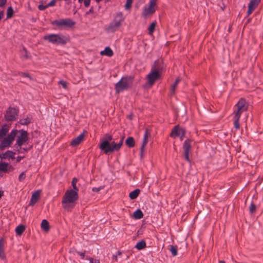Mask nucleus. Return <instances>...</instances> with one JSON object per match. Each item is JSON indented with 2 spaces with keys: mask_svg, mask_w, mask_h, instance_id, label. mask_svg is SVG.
I'll return each mask as SVG.
<instances>
[{
  "mask_svg": "<svg viewBox=\"0 0 263 263\" xmlns=\"http://www.w3.org/2000/svg\"><path fill=\"white\" fill-rule=\"evenodd\" d=\"M15 138H16V141L14 146L18 153L22 152V146L28 140L27 132L23 130H12L11 133L1 141L0 143V148L3 150L10 147Z\"/></svg>",
  "mask_w": 263,
  "mask_h": 263,
  "instance_id": "1",
  "label": "nucleus"
},
{
  "mask_svg": "<svg viewBox=\"0 0 263 263\" xmlns=\"http://www.w3.org/2000/svg\"><path fill=\"white\" fill-rule=\"evenodd\" d=\"M113 139L112 136L106 135L101 140L99 148L104 154L112 153L115 151H118L120 149L123 144L124 137L122 136L118 143H116Z\"/></svg>",
  "mask_w": 263,
  "mask_h": 263,
  "instance_id": "2",
  "label": "nucleus"
},
{
  "mask_svg": "<svg viewBox=\"0 0 263 263\" xmlns=\"http://www.w3.org/2000/svg\"><path fill=\"white\" fill-rule=\"evenodd\" d=\"M43 39L49 43L55 45H65L69 42V36L62 33L48 34L43 37Z\"/></svg>",
  "mask_w": 263,
  "mask_h": 263,
  "instance_id": "3",
  "label": "nucleus"
},
{
  "mask_svg": "<svg viewBox=\"0 0 263 263\" xmlns=\"http://www.w3.org/2000/svg\"><path fill=\"white\" fill-rule=\"evenodd\" d=\"M78 199V192L71 189L67 190L63 197L62 201L63 207L65 209H69L71 207V204L75 202Z\"/></svg>",
  "mask_w": 263,
  "mask_h": 263,
  "instance_id": "4",
  "label": "nucleus"
},
{
  "mask_svg": "<svg viewBox=\"0 0 263 263\" xmlns=\"http://www.w3.org/2000/svg\"><path fill=\"white\" fill-rule=\"evenodd\" d=\"M133 79V77L131 76L122 77L115 85L116 93H119L124 90H127L132 85Z\"/></svg>",
  "mask_w": 263,
  "mask_h": 263,
  "instance_id": "5",
  "label": "nucleus"
},
{
  "mask_svg": "<svg viewBox=\"0 0 263 263\" xmlns=\"http://www.w3.org/2000/svg\"><path fill=\"white\" fill-rule=\"evenodd\" d=\"M124 21V17L121 13H118L114 17V20L106 28L108 32H114L117 30L121 26V23Z\"/></svg>",
  "mask_w": 263,
  "mask_h": 263,
  "instance_id": "6",
  "label": "nucleus"
},
{
  "mask_svg": "<svg viewBox=\"0 0 263 263\" xmlns=\"http://www.w3.org/2000/svg\"><path fill=\"white\" fill-rule=\"evenodd\" d=\"M52 25L56 26L60 29H68L72 27L75 23L70 18L60 19L51 22Z\"/></svg>",
  "mask_w": 263,
  "mask_h": 263,
  "instance_id": "7",
  "label": "nucleus"
},
{
  "mask_svg": "<svg viewBox=\"0 0 263 263\" xmlns=\"http://www.w3.org/2000/svg\"><path fill=\"white\" fill-rule=\"evenodd\" d=\"M248 105L246 101L241 98L235 105L233 114L234 116L237 115L238 117H240L242 113L248 109Z\"/></svg>",
  "mask_w": 263,
  "mask_h": 263,
  "instance_id": "8",
  "label": "nucleus"
},
{
  "mask_svg": "<svg viewBox=\"0 0 263 263\" xmlns=\"http://www.w3.org/2000/svg\"><path fill=\"white\" fill-rule=\"evenodd\" d=\"M157 0H149L148 5L145 6L143 11V15L147 16V15L152 14L155 11V7Z\"/></svg>",
  "mask_w": 263,
  "mask_h": 263,
  "instance_id": "9",
  "label": "nucleus"
},
{
  "mask_svg": "<svg viewBox=\"0 0 263 263\" xmlns=\"http://www.w3.org/2000/svg\"><path fill=\"white\" fill-rule=\"evenodd\" d=\"M18 109L15 107H9L5 114L6 120L11 121L16 119L18 115Z\"/></svg>",
  "mask_w": 263,
  "mask_h": 263,
  "instance_id": "10",
  "label": "nucleus"
},
{
  "mask_svg": "<svg viewBox=\"0 0 263 263\" xmlns=\"http://www.w3.org/2000/svg\"><path fill=\"white\" fill-rule=\"evenodd\" d=\"M160 77V73L151 70L150 73L146 76L148 85L149 86H152L155 83V81L159 79Z\"/></svg>",
  "mask_w": 263,
  "mask_h": 263,
  "instance_id": "11",
  "label": "nucleus"
},
{
  "mask_svg": "<svg viewBox=\"0 0 263 263\" xmlns=\"http://www.w3.org/2000/svg\"><path fill=\"white\" fill-rule=\"evenodd\" d=\"M191 142L192 141L191 140L187 139L184 142L183 145L184 157L188 162H190L189 153L191 148Z\"/></svg>",
  "mask_w": 263,
  "mask_h": 263,
  "instance_id": "12",
  "label": "nucleus"
},
{
  "mask_svg": "<svg viewBox=\"0 0 263 263\" xmlns=\"http://www.w3.org/2000/svg\"><path fill=\"white\" fill-rule=\"evenodd\" d=\"M185 135V130L184 129L180 128L178 125L174 127L170 134L171 137L176 138L180 136Z\"/></svg>",
  "mask_w": 263,
  "mask_h": 263,
  "instance_id": "13",
  "label": "nucleus"
},
{
  "mask_svg": "<svg viewBox=\"0 0 263 263\" xmlns=\"http://www.w3.org/2000/svg\"><path fill=\"white\" fill-rule=\"evenodd\" d=\"M149 137H150V133L148 129H146L145 130V134L144 135L142 144V145L141 147V149H140V154H141V157H143L144 151V148L147 144L148 139Z\"/></svg>",
  "mask_w": 263,
  "mask_h": 263,
  "instance_id": "14",
  "label": "nucleus"
},
{
  "mask_svg": "<svg viewBox=\"0 0 263 263\" xmlns=\"http://www.w3.org/2000/svg\"><path fill=\"white\" fill-rule=\"evenodd\" d=\"M260 0H251L248 5V15H250L257 7Z\"/></svg>",
  "mask_w": 263,
  "mask_h": 263,
  "instance_id": "15",
  "label": "nucleus"
},
{
  "mask_svg": "<svg viewBox=\"0 0 263 263\" xmlns=\"http://www.w3.org/2000/svg\"><path fill=\"white\" fill-rule=\"evenodd\" d=\"M163 68L162 61L158 60L155 61L151 70L161 73Z\"/></svg>",
  "mask_w": 263,
  "mask_h": 263,
  "instance_id": "16",
  "label": "nucleus"
},
{
  "mask_svg": "<svg viewBox=\"0 0 263 263\" xmlns=\"http://www.w3.org/2000/svg\"><path fill=\"white\" fill-rule=\"evenodd\" d=\"M84 134L82 133L72 140V141L71 142V145L72 146H76L78 145L84 140Z\"/></svg>",
  "mask_w": 263,
  "mask_h": 263,
  "instance_id": "17",
  "label": "nucleus"
},
{
  "mask_svg": "<svg viewBox=\"0 0 263 263\" xmlns=\"http://www.w3.org/2000/svg\"><path fill=\"white\" fill-rule=\"evenodd\" d=\"M40 198V192L37 191L33 193L31 196L29 205H34L39 200Z\"/></svg>",
  "mask_w": 263,
  "mask_h": 263,
  "instance_id": "18",
  "label": "nucleus"
},
{
  "mask_svg": "<svg viewBox=\"0 0 263 263\" xmlns=\"http://www.w3.org/2000/svg\"><path fill=\"white\" fill-rule=\"evenodd\" d=\"M4 246H5V241L3 239L0 240V258L2 259H4L5 258V255L4 253Z\"/></svg>",
  "mask_w": 263,
  "mask_h": 263,
  "instance_id": "19",
  "label": "nucleus"
},
{
  "mask_svg": "<svg viewBox=\"0 0 263 263\" xmlns=\"http://www.w3.org/2000/svg\"><path fill=\"white\" fill-rule=\"evenodd\" d=\"M100 54L101 55H105L110 57L113 55V51L109 47H107L104 50L101 51Z\"/></svg>",
  "mask_w": 263,
  "mask_h": 263,
  "instance_id": "20",
  "label": "nucleus"
},
{
  "mask_svg": "<svg viewBox=\"0 0 263 263\" xmlns=\"http://www.w3.org/2000/svg\"><path fill=\"white\" fill-rule=\"evenodd\" d=\"M125 144L129 147H133L135 145V141L133 137H129L125 140Z\"/></svg>",
  "mask_w": 263,
  "mask_h": 263,
  "instance_id": "21",
  "label": "nucleus"
},
{
  "mask_svg": "<svg viewBox=\"0 0 263 263\" xmlns=\"http://www.w3.org/2000/svg\"><path fill=\"white\" fill-rule=\"evenodd\" d=\"M42 229L46 232H47L49 230V222L47 220L44 219L41 222Z\"/></svg>",
  "mask_w": 263,
  "mask_h": 263,
  "instance_id": "22",
  "label": "nucleus"
},
{
  "mask_svg": "<svg viewBox=\"0 0 263 263\" xmlns=\"http://www.w3.org/2000/svg\"><path fill=\"white\" fill-rule=\"evenodd\" d=\"M140 190L136 189L129 193V197L132 199H136L140 193Z\"/></svg>",
  "mask_w": 263,
  "mask_h": 263,
  "instance_id": "23",
  "label": "nucleus"
},
{
  "mask_svg": "<svg viewBox=\"0 0 263 263\" xmlns=\"http://www.w3.org/2000/svg\"><path fill=\"white\" fill-rule=\"evenodd\" d=\"M143 216L142 212L139 210H137L133 214V217L136 219H140Z\"/></svg>",
  "mask_w": 263,
  "mask_h": 263,
  "instance_id": "24",
  "label": "nucleus"
},
{
  "mask_svg": "<svg viewBox=\"0 0 263 263\" xmlns=\"http://www.w3.org/2000/svg\"><path fill=\"white\" fill-rule=\"evenodd\" d=\"M180 81V78H178L176 80L175 83L173 85H172V86L171 87V95H174L175 93L176 88Z\"/></svg>",
  "mask_w": 263,
  "mask_h": 263,
  "instance_id": "25",
  "label": "nucleus"
},
{
  "mask_svg": "<svg viewBox=\"0 0 263 263\" xmlns=\"http://www.w3.org/2000/svg\"><path fill=\"white\" fill-rule=\"evenodd\" d=\"M146 247V242L144 240H141L137 243L135 248L139 250L144 249Z\"/></svg>",
  "mask_w": 263,
  "mask_h": 263,
  "instance_id": "26",
  "label": "nucleus"
},
{
  "mask_svg": "<svg viewBox=\"0 0 263 263\" xmlns=\"http://www.w3.org/2000/svg\"><path fill=\"white\" fill-rule=\"evenodd\" d=\"M240 117H238L237 115L234 116L233 117V121H234V125L235 128L237 129L239 128V119Z\"/></svg>",
  "mask_w": 263,
  "mask_h": 263,
  "instance_id": "27",
  "label": "nucleus"
},
{
  "mask_svg": "<svg viewBox=\"0 0 263 263\" xmlns=\"http://www.w3.org/2000/svg\"><path fill=\"white\" fill-rule=\"evenodd\" d=\"M25 227L23 225H19L15 229V232L18 235H21L23 232L25 231Z\"/></svg>",
  "mask_w": 263,
  "mask_h": 263,
  "instance_id": "28",
  "label": "nucleus"
},
{
  "mask_svg": "<svg viewBox=\"0 0 263 263\" xmlns=\"http://www.w3.org/2000/svg\"><path fill=\"white\" fill-rule=\"evenodd\" d=\"M169 247V250L171 252L172 255L174 256H176L177 255V247L172 245H170Z\"/></svg>",
  "mask_w": 263,
  "mask_h": 263,
  "instance_id": "29",
  "label": "nucleus"
},
{
  "mask_svg": "<svg viewBox=\"0 0 263 263\" xmlns=\"http://www.w3.org/2000/svg\"><path fill=\"white\" fill-rule=\"evenodd\" d=\"M9 165L7 163L2 162L0 163V172H7Z\"/></svg>",
  "mask_w": 263,
  "mask_h": 263,
  "instance_id": "30",
  "label": "nucleus"
},
{
  "mask_svg": "<svg viewBox=\"0 0 263 263\" xmlns=\"http://www.w3.org/2000/svg\"><path fill=\"white\" fill-rule=\"evenodd\" d=\"M156 26V22H153L149 27H148V32L149 34H152L155 30V27Z\"/></svg>",
  "mask_w": 263,
  "mask_h": 263,
  "instance_id": "31",
  "label": "nucleus"
},
{
  "mask_svg": "<svg viewBox=\"0 0 263 263\" xmlns=\"http://www.w3.org/2000/svg\"><path fill=\"white\" fill-rule=\"evenodd\" d=\"M77 182H78V179L76 178H73L72 180L71 184H72V187L73 188V190L74 191L78 192L79 189H78V187L76 185Z\"/></svg>",
  "mask_w": 263,
  "mask_h": 263,
  "instance_id": "32",
  "label": "nucleus"
},
{
  "mask_svg": "<svg viewBox=\"0 0 263 263\" xmlns=\"http://www.w3.org/2000/svg\"><path fill=\"white\" fill-rule=\"evenodd\" d=\"M15 153L12 151H7L4 154V157L5 158H13Z\"/></svg>",
  "mask_w": 263,
  "mask_h": 263,
  "instance_id": "33",
  "label": "nucleus"
},
{
  "mask_svg": "<svg viewBox=\"0 0 263 263\" xmlns=\"http://www.w3.org/2000/svg\"><path fill=\"white\" fill-rule=\"evenodd\" d=\"M13 14V10L11 7H10L8 8L7 11V18H11Z\"/></svg>",
  "mask_w": 263,
  "mask_h": 263,
  "instance_id": "34",
  "label": "nucleus"
},
{
  "mask_svg": "<svg viewBox=\"0 0 263 263\" xmlns=\"http://www.w3.org/2000/svg\"><path fill=\"white\" fill-rule=\"evenodd\" d=\"M86 260H89V263H100V261L98 259H93L92 258L86 256Z\"/></svg>",
  "mask_w": 263,
  "mask_h": 263,
  "instance_id": "35",
  "label": "nucleus"
},
{
  "mask_svg": "<svg viewBox=\"0 0 263 263\" xmlns=\"http://www.w3.org/2000/svg\"><path fill=\"white\" fill-rule=\"evenodd\" d=\"M133 0H126V4L125 5V8L126 9H129L132 7V4Z\"/></svg>",
  "mask_w": 263,
  "mask_h": 263,
  "instance_id": "36",
  "label": "nucleus"
},
{
  "mask_svg": "<svg viewBox=\"0 0 263 263\" xmlns=\"http://www.w3.org/2000/svg\"><path fill=\"white\" fill-rule=\"evenodd\" d=\"M256 207L253 203H251L249 207V211L250 213H253L256 211Z\"/></svg>",
  "mask_w": 263,
  "mask_h": 263,
  "instance_id": "37",
  "label": "nucleus"
},
{
  "mask_svg": "<svg viewBox=\"0 0 263 263\" xmlns=\"http://www.w3.org/2000/svg\"><path fill=\"white\" fill-rule=\"evenodd\" d=\"M26 178L25 172H22L18 176V180L20 181H23Z\"/></svg>",
  "mask_w": 263,
  "mask_h": 263,
  "instance_id": "38",
  "label": "nucleus"
},
{
  "mask_svg": "<svg viewBox=\"0 0 263 263\" xmlns=\"http://www.w3.org/2000/svg\"><path fill=\"white\" fill-rule=\"evenodd\" d=\"M59 83L62 86L63 88L66 89L67 88V82L63 81L61 80L59 81Z\"/></svg>",
  "mask_w": 263,
  "mask_h": 263,
  "instance_id": "39",
  "label": "nucleus"
},
{
  "mask_svg": "<svg viewBox=\"0 0 263 263\" xmlns=\"http://www.w3.org/2000/svg\"><path fill=\"white\" fill-rule=\"evenodd\" d=\"M47 8H48V7H47V5H40L38 6V8L40 10H44L46 9Z\"/></svg>",
  "mask_w": 263,
  "mask_h": 263,
  "instance_id": "40",
  "label": "nucleus"
},
{
  "mask_svg": "<svg viewBox=\"0 0 263 263\" xmlns=\"http://www.w3.org/2000/svg\"><path fill=\"white\" fill-rule=\"evenodd\" d=\"M20 76H21L23 77L24 78H28L29 79H31V77L29 75L28 73H24V72H21L20 73Z\"/></svg>",
  "mask_w": 263,
  "mask_h": 263,
  "instance_id": "41",
  "label": "nucleus"
},
{
  "mask_svg": "<svg viewBox=\"0 0 263 263\" xmlns=\"http://www.w3.org/2000/svg\"><path fill=\"white\" fill-rule=\"evenodd\" d=\"M56 3V0H52L50 3H49L47 5V7H52L55 5Z\"/></svg>",
  "mask_w": 263,
  "mask_h": 263,
  "instance_id": "42",
  "label": "nucleus"
},
{
  "mask_svg": "<svg viewBox=\"0 0 263 263\" xmlns=\"http://www.w3.org/2000/svg\"><path fill=\"white\" fill-rule=\"evenodd\" d=\"M77 253L81 256L82 259H86V256H85L84 253L78 252Z\"/></svg>",
  "mask_w": 263,
  "mask_h": 263,
  "instance_id": "43",
  "label": "nucleus"
},
{
  "mask_svg": "<svg viewBox=\"0 0 263 263\" xmlns=\"http://www.w3.org/2000/svg\"><path fill=\"white\" fill-rule=\"evenodd\" d=\"M90 0H84V4L85 7H88L90 5Z\"/></svg>",
  "mask_w": 263,
  "mask_h": 263,
  "instance_id": "44",
  "label": "nucleus"
},
{
  "mask_svg": "<svg viewBox=\"0 0 263 263\" xmlns=\"http://www.w3.org/2000/svg\"><path fill=\"white\" fill-rule=\"evenodd\" d=\"M102 189V187H93L92 188V191L93 192H99L101 189Z\"/></svg>",
  "mask_w": 263,
  "mask_h": 263,
  "instance_id": "45",
  "label": "nucleus"
},
{
  "mask_svg": "<svg viewBox=\"0 0 263 263\" xmlns=\"http://www.w3.org/2000/svg\"><path fill=\"white\" fill-rule=\"evenodd\" d=\"M6 2L7 0H0V7H3L5 5Z\"/></svg>",
  "mask_w": 263,
  "mask_h": 263,
  "instance_id": "46",
  "label": "nucleus"
},
{
  "mask_svg": "<svg viewBox=\"0 0 263 263\" xmlns=\"http://www.w3.org/2000/svg\"><path fill=\"white\" fill-rule=\"evenodd\" d=\"M29 149H30V148H23V147H22V152H21L20 153H23V152H27V151H29Z\"/></svg>",
  "mask_w": 263,
  "mask_h": 263,
  "instance_id": "47",
  "label": "nucleus"
},
{
  "mask_svg": "<svg viewBox=\"0 0 263 263\" xmlns=\"http://www.w3.org/2000/svg\"><path fill=\"white\" fill-rule=\"evenodd\" d=\"M4 16V12L3 11L0 12V20H2Z\"/></svg>",
  "mask_w": 263,
  "mask_h": 263,
  "instance_id": "48",
  "label": "nucleus"
},
{
  "mask_svg": "<svg viewBox=\"0 0 263 263\" xmlns=\"http://www.w3.org/2000/svg\"><path fill=\"white\" fill-rule=\"evenodd\" d=\"M23 51H24L25 52V55L24 56L26 58H28V55H27V51L26 50L25 48H24L23 49Z\"/></svg>",
  "mask_w": 263,
  "mask_h": 263,
  "instance_id": "49",
  "label": "nucleus"
},
{
  "mask_svg": "<svg viewBox=\"0 0 263 263\" xmlns=\"http://www.w3.org/2000/svg\"><path fill=\"white\" fill-rule=\"evenodd\" d=\"M30 122V121H24V122H22V124H27L28 123Z\"/></svg>",
  "mask_w": 263,
  "mask_h": 263,
  "instance_id": "50",
  "label": "nucleus"
},
{
  "mask_svg": "<svg viewBox=\"0 0 263 263\" xmlns=\"http://www.w3.org/2000/svg\"><path fill=\"white\" fill-rule=\"evenodd\" d=\"M184 136V135H183L182 136H180V140H182L183 137Z\"/></svg>",
  "mask_w": 263,
  "mask_h": 263,
  "instance_id": "51",
  "label": "nucleus"
},
{
  "mask_svg": "<svg viewBox=\"0 0 263 263\" xmlns=\"http://www.w3.org/2000/svg\"><path fill=\"white\" fill-rule=\"evenodd\" d=\"M2 196H3V192L0 191V198L2 197Z\"/></svg>",
  "mask_w": 263,
  "mask_h": 263,
  "instance_id": "52",
  "label": "nucleus"
},
{
  "mask_svg": "<svg viewBox=\"0 0 263 263\" xmlns=\"http://www.w3.org/2000/svg\"><path fill=\"white\" fill-rule=\"evenodd\" d=\"M114 259L116 261H117V257L116 256H114Z\"/></svg>",
  "mask_w": 263,
  "mask_h": 263,
  "instance_id": "53",
  "label": "nucleus"
},
{
  "mask_svg": "<svg viewBox=\"0 0 263 263\" xmlns=\"http://www.w3.org/2000/svg\"><path fill=\"white\" fill-rule=\"evenodd\" d=\"M118 254L119 255H121V252H120V251H118Z\"/></svg>",
  "mask_w": 263,
  "mask_h": 263,
  "instance_id": "54",
  "label": "nucleus"
},
{
  "mask_svg": "<svg viewBox=\"0 0 263 263\" xmlns=\"http://www.w3.org/2000/svg\"><path fill=\"white\" fill-rule=\"evenodd\" d=\"M219 263H225L224 261H219Z\"/></svg>",
  "mask_w": 263,
  "mask_h": 263,
  "instance_id": "55",
  "label": "nucleus"
},
{
  "mask_svg": "<svg viewBox=\"0 0 263 263\" xmlns=\"http://www.w3.org/2000/svg\"><path fill=\"white\" fill-rule=\"evenodd\" d=\"M101 1H102V0H96V1H97V2H99Z\"/></svg>",
  "mask_w": 263,
  "mask_h": 263,
  "instance_id": "56",
  "label": "nucleus"
},
{
  "mask_svg": "<svg viewBox=\"0 0 263 263\" xmlns=\"http://www.w3.org/2000/svg\"><path fill=\"white\" fill-rule=\"evenodd\" d=\"M83 0H79V2L81 3Z\"/></svg>",
  "mask_w": 263,
  "mask_h": 263,
  "instance_id": "57",
  "label": "nucleus"
}]
</instances>
